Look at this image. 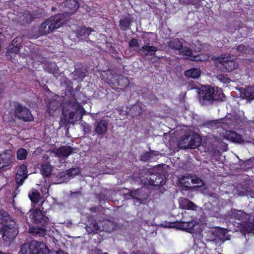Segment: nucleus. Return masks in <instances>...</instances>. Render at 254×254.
<instances>
[{"label":"nucleus","instance_id":"obj_43","mask_svg":"<svg viewBox=\"0 0 254 254\" xmlns=\"http://www.w3.org/2000/svg\"><path fill=\"white\" fill-rule=\"evenodd\" d=\"M244 230L248 233H252L254 231V224L252 222H244Z\"/></svg>","mask_w":254,"mask_h":254},{"label":"nucleus","instance_id":"obj_55","mask_svg":"<svg viewBox=\"0 0 254 254\" xmlns=\"http://www.w3.org/2000/svg\"><path fill=\"white\" fill-rule=\"evenodd\" d=\"M90 210L92 212H95L96 211V208L95 207H91L90 208Z\"/></svg>","mask_w":254,"mask_h":254},{"label":"nucleus","instance_id":"obj_36","mask_svg":"<svg viewBox=\"0 0 254 254\" xmlns=\"http://www.w3.org/2000/svg\"><path fill=\"white\" fill-rule=\"evenodd\" d=\"M24 18L26 22H29L34 18L39 17L40 14L34 11L32 13L27 12L23 14Z\"/></svg>","mask_w":254,"mask_h":254},{"label":"nucleus","instance_id":"obj_28","mask_svg":"<svg viewBox=\"0 0 254 254\" xmlns=\"http://www.w3.org/2000/svg\"><path fill=\"white\" fill-rule=\"evenodd\" d=\"M200 69L197 68H193L186 70L185 75L189 78H197L200 75Z\"/></svg>","mask_w":254,"mask_h":254},{"label":"nucleus","instance_id":"obj_19","mask_svg":"<svg viewBox=\"0 0 254 254\" xmlns=\"http://www.w3.org/2000/svg\"><path fill=\"white\" fill-rule=\"evenodd\" d=\"M157 50V47L146 44L138 50V53L142 56L146 57L154 55Z\"/></svg>","mask_w":254,"mask_h":254},{"label":"nucleus","instance_id":"obj_26","mask_svg":"<svg viewBox=\"0 0 254 254\" xmlns=\"http://www.w3.org/2000/svg\"><path fill=\"white\" fill-rule=\"evenodd\" d=\"M226 136L228 139L231 140L233 142L239 143H242L244 142L241 136L237 133L236 132L229 131L227 132Z\"/></svg>","mask_w":254,"mask_h":254},{"label":"nucleus","instance_id":"obj_57","mask_svg":"<svg viewBox=\"0 0 254 254\" xmlns=\"http://www.w3.org/2000/svg\"><path fill=\"white\" fill-rule=\"evenodd\" d=\"M214 139L215 141H218V138L217 137H215Z\"/></svg>","mask_w":254,"mask_h":254},{"label":"nucleus","instance_id":"obj_32","mask_svg":"<svg viewBox=\"0 0 254 254\" xmlns=\"http://www.w3.org/2000/svg\"><path fill=\"white\" fill-rule=\"evenodd\" d=\"M29 197L33 204H38L42 201L40 194L37 191H34L29 194Z\"/></svg>","mask_w":254,"mask_h":254},{"label":"nucleus","instance_id":"obj_12","mask_svg":"<svg viewBox=\"0 0 254 254\" xmlns=\"http://www.w3.org/2000/svg\"><path fill=\"white\" fill-rule=\"evenodd\" d=\"M147 182L152 186L158 187L165 184V176L160 174H150L146 177Z\"/></svg>","mask_w":254,"mask_h":254},{"label":"nucleus","instance_id":"obj_54","mask_svg":"<svg viewBox=\"0 0 254 254\" xmlns=\"http://www.w3.org/2000/svg\"><path fill=\"white\" fill-rule=\"evenodd\" d=\"M56 254H68L64 252V251L60 250H59L56 253Z\"/></svg>","mask_w":254,"mask_h":254},{"label":"nucleus","instance_id":"obj_56","mask_svg":"<svg viewBox=\"0 0 254 254\" xmlns=\"http://www.w3.org/2000/svg\"><path fill=\"white\" fill-rule=\"evenodd\" d=\"M123 254H127L126 253H123ZM134 254H145L144 253H142L140 252H137L134 253Z\"/></svg>","mask_w":254,"mask_h":254},{"label":"nucleus","instance_id":"obj_7","mask_svg":"<svg viewBox=\"0 0 254 254\" xmlns=\"http://www.w3.org/2000/svg\"><path fill=\"white\" fill-rule=\"evenodd\" d=\"M238 122V117L235 115L228 114L225 118L220 119L217 120H213L206 122L203 126L204 127L208 128H218L220 127V124L222 127L225 128L226 126H232L235 125Z\"/></svg>","mask_w":254,"mask_h":254},{"label":"nucleus","instance_id":"obj_49","mask_svg":"<svg viewBox=\"0 0 254 254\" xmlns=\"http://www.w3.org/2000/svg\"><path fill=\"white\" fill-rule=\"evenodd\" d=\"M129 47L132 49L137 48L139 47V44L138 40L136 39H132L129 43Z\"/></svg>","mask_w":254,"mask_h":254},{"label":"nucleus","instance_id":"obj_5","mask_svg":"<svg viewBox=\"0 0 254 254\" xmlns=\"http://www.w3.org/2000/svg\"><path fill=\"white\" fill-rule=\"evenodd\" d=\"M49 249L42 242L32 241L23 244L21 247V254H48Z\"/></svg>","mask_w":254,"mask_h":254},{"label":"nucleus","instance_id":"obj_44","mask_svg":"<svg viewBox=\"0 0 254 254\" xmlns=\"http://www.w3.org/2000/svg\"><path fill=\"white\" fill-rule=\"evenodd\" d=\"M179 51L180 54L184 56L190 57L192 54L191 50L188 47L182 46V48Z\"/></svg>","mask_w":254,"mask_h":254},{"label":"nucleus","instance_id":"obj_46","mask_svg":"<svg viewBox=\"0 0 254 254\" xmlns=\"http://www.w3.org/2000/svg\"><path fill=\"white\" fill-rule=\"evenodd\" d=\"M191 183L193 184H196V187H200L204 185V183L200 179L196 177H192Z\"/></svg>","mask_w":254,"mask_h":254},{"label":"nucleus","instance_id":"obj_17","mask_svg":"<svg viewBox=\"0 0 254 254\" xmlns=\"http://www.w3.org/2000/svg\"><path fill=\"white\" fill-rule=\"evenodd\" d=\"M12 161V154L10 150L0 154V169L9 165Z\"/></svg>","mask_w":254,"mask_h":254},{"label":"nucleus","instance_id":"obj_50","mask_svg":"<svg viewBox=\"0 0 254 254\" xmlns=\"http://www.w3.org/2000/svg\"><path fill=\"white\" fill-rule=\"evenodd\" d=\"M236 50L240 53H247L249 51V49L246 46L241 45L237 47Z\"/></svg>","mask_w":254,"mask_h":254},{"label":"nucleus","instance_id":"obj_39","mask_svg":"<svg viewBox=\"0 0 254 254\" xmlns=\"http://www.w3.org/2000/svg\"><path fill=\"white\" fill-rule=\"evenodd\" d=\"M118 85L122 87H126L129 84V80L126 77L119 75L117 77Z\"/></svg>","mask_w":254,"mask_h":254},{"label":"nucleus","instance_id":"obj_9","mask_svg":"<svg viewBox=\"0 0 254 254\" xmlns=\"http://www.w3.org/2000/svg\"><path fill=\"white\" fill-rule=\"evenodd\" d=\"M28 215L31 221L35 224L45 225L49 221L48 217L46 216L39 209H36L33 211L30 210Z\"/></svg>","mask_w":254,"mask_h":254},{"label":"nucleus","instance_id":"obj_38","mask_svg":"<svg viewBox=\"0 0 254 254\" xmlns=\"http://www.w3.org/2000/svg\"><path fill=\"white\" fill-rule=\"evenodd\" d=\"M130 23V19L128 17H125L124 19L121 20L120 23L121 29L123 30H127L129 28Z\"/></svg>","mask_w":254,"mask_h":254},{"label":"nucleus","instance_id":"obj_4","mask_svg":"<svg viewBox=\"0 0 254 254\" xmlns=\"http://www.w3.org/2000/svg\"><path fill=\"white\" fill-rule=\"evenodd\" d=\"M199 99L203 104H212L215 101H223L225 97L222 90L209 85L202 87L198 92Z\"/></svg>","mask_w":254,"mask_h":254},{"label":"nucleus","instance_id":"obj_6","mask_svg":"<svg viewBox=\"0 0 254 254\" xmlns=\"http://www.w3.org/2000/svg\"><path fill=\"white\" fill-rule=\"evenodd\" d=\"M226 230L223 229L215 228L207 234L206 240L210 243V246H220L226 240H230L229 236H226Z\"/></svg>","mask_w":254,"mask_h":254},{"label":"nucleus","instance_id":"obj_2","mask_svg":"<svg viewBox=\"0 0 254 254\" xmlns=\"http://www.w3.org/2000/svg\"><path fill=\"white\" fill-rule=\"evenodd\" d=\"M84 111V109L77 102V100L73 98L64 107L62 120L65 123L73 124L82 119Z\"/></svg>","mask_w":254,"mask_h":254},{"label":"nucleus","instance_id":"obj_14","mask_svg":"<svg viewBox=\"0 0 254 254\" xmlns=\"http://www.w3.org/2000/svg\"><path fill=\"white\" fill-rule=\"evenodd\" d=\"M92 31L90 28L82 27L75 32V36L79 39L82 40H90V36ZM93 32H95L93 31Z\"/></svg>","mask_w":254,"mask_h":254},{"label":"nucleus","instance_id":"obj_41","mask_svg":"<svg viewBox=\"0 0 254 254\" xmlns=\"http://www.w3.org/2000/svg\"><path fill=\"white\" fill-rule=\"evenodd\" d=\"M234 215L237 219L242 220H246L247 219V217L249 216L248 214H246L241 210H235Z\"/></svg>","mask_w":254,"mask_h":254},{"label":"nucleus","instance_id":"obj_33","mask_svg":"<svg viewBox=\"0 0 254 254\" xmlns=\"http://www.w3.org/2000/svg\"><path fill=\"white\" fill-rule=\"evenodd\" d=\"M41 171L43 176L49 177L52 172V167L49 164H43L41 165Z\"/></svg>","mask_w":254,"mask_h":254},{"label":"nucleus","instance_id":"obj_42","mask_svg":"<svg viewBox=\"0 0 254 254\" xmlns=\"http://www.w3.org/2000/svg\"><path fill=\"white\" fill-rule=\"evenodd\" d=\"M28 152L24 148H20L17 151V157L19 160H24L26 158Z\"/></svg>","mask_w":254,"mask_h":254},{"label":"nucleus","instance_id":"obj_24","mask_svg":"<svg viewBox=\"0 0 254 254\" xmlns=\"http://www.w3.org/2000/svg\"><path fill=\"white\" fill-rule=\"evenodd\" d=\"M190 148H195L199 146L201 142L200 136L196 133L190 132Z\"/></svg>","mask_w":254,"mask_h":254},{"label":"nucleus","instance_id":"obj_48","mask_svg":"<svg viewBox=\"0 0 254 254\" xmlns=\"http://www.w3.org/2000/svg\"><path fill=\"white\" fill-rule=\"evenodd\" d=\"M74 75H76L78 78H83L86 76V73L84 71H81L80 69L76 68L74 72H72Z\"/></svg>","mask_w":254,"mask_h":254},{"label":"nucleus","instance_id":"obj_29","mask_svg":"<svg viewBox=\"0 0 254 254\" xmlns=\"http://www.w3.org/2000/svg\"><path fill=\"white\" fill-rule=\"evenodd\" d=\"M192 176L186 174L179 179L180 183L187 189L190 188V186L191 183Z\"/></svg>","mask_w":254,"mask_h":254},{"label":"nucleus","instance_id":"obj_27","mask_svg":"<svg viewBox=\"0 0 254 254\" xmlns=\"http://www.w3.org/2000/svg\"><path fill=\"white\" fill-rule=\"evenodd\" d=\"M195 226V222L193 221L190 222H183L178 224L179 229L190 232Z\"/></svg>","mask_w":254,"mask_h":254},{"label":"nucleus","instance_id":"obj_20","mask_svg":"<svg viewBox=\"0 0 254 254\" xmlns=\"http://www.w3.org/2000/svg\"><path fill=\"white\" fill-rule=\"evenodd\" d=\"M86 230L89 234L94 233H96L100 231L101 225L100 222L97 223L96 220L93 219H88V224L86 226Z\"/></svg>","mask_w":254,"mask_h":254},{"label":"nucleus","instance_id":"obj_31","mask_svg":"<svg viewBox=\"0 0 254 254\" xmlns=\"http://www.w3.org/2000/svg\"><path fill=\"white\" fill-rule=\"evenodd\" d=\"M29 232L34 236H43L46 234V229L41 227H31Z\"/></svg>","mask_w":254,"mask_h":254},{"label":"nucleus","instance_id":"obj_60","mask_svg":"<svg viewBox=\"0 0 254 254\" xmlns=\"http://www.w3.org/2000/svg\"><path fill=\"white\" fill-rule=\"evenodd\" d=\"M0 254H4L1 253V252L0 251Z\"/></svg>","mask_w":254,"mask_h":254},{"label":"nucleus","instance_id":"obj_23","mask_svg":"<svg viewBox=\"0 0 254 254\" xmlns=\"http://www.w3.org/2000/svg\"><path fill=\"white\" fill-rule=\"evenodd\" d=\"M190 132L182 137L178 142V145L181 148H190Z\"/></svg>","mask_w":254,"mask_h":254},{"label":"nucleus","instance_id":"obj_3","mask_svg":"<svg viewBox=\"0 0 254 254\" xmlns=\"http://www.w3.org/2000/svg\"><path fill=\"white\" fill-rule=\"evenodd\" d=\"M69 19L67 13H59L51 16L40 25L39 31L41 35H46L55 29L61 27L65 22Z\"/></svg>","mask_w":254,"mask_h":254},{"label":"nucleus","instance_id":"obj_21","mask_svg":"<svg viewBox=\"0 0 254 254\" xmlns=\"http://www.w3.org/2000/svg\"><path fill=\"white\" fill-rule=\"evenodd\" d=\"M240 96L247 100L254 99V86H249L246 88H242L240 91Z\"/></svg>","mask_w":254,"mask_h":254},{"label":"nucleus","instance_id":"obj_35","mask_svg":"<svg viewBox=\"0 0 254 254\" xmlns=\"http://www.w3.org/2000/svg\"><path fill=\"white\" fill-rule=\"evenodd\" d=\"M19 39V38H15L14 39L12 44L9 45L7 47V52L8 53H17L19 50V48L18 46V44H17L16 45H14V42H16L17 41V40Z\"/></svg>","mask_w":254,"mask_h":254},{"label":"nucleus","instance_id":"obj_8","mask_svg":"<svg viewBox=\"0 0 254 254\" xmlns=\"http://www.w3.org/2000/svg\"><path fill=\"white\" fill-rule=\"evenodd\" d=\"M212 59L215 61L216 64H221V67L226 71L230 72L237 68L238 64L234 62L235 58L229 55H221L220 57L213 56Z\"/></svg>","mask_w":254,"mask_h":254},{"label":"nucleus","instance_id":"obj_10","mask_svg":"<svg viewBox=\"0 0 254 254\" xmlns=\"http://www.w3.org/2000/svg\"><path fill=\"white\" fill-rule=\"evenodd\" d=\"M14 114L16 118L24 122H30L33 120L30 110L26 107L20 105L15 107Z\"/></svg>","mask_w":254,"mask_h":254},{"label":"nucleus","instance_id":"obj_51","mask_svg":"<svg viewBox=\"0 0 254 254\" xmlns=\"http://www.w3.org/2000/svg\"><path fill=\"white\" fill-rule=\"evenodd\" d=\"M217 79L220 80L221 82H222L224 83H228L230 81V79L223 75H218L217 76Z\"/></svg>","mask_w":254,"mask_h":254},{"label":"nucleus","instance_id":"obj_52","mask_svg":"<svg viewBox=\"0 0 254 254\" xmlns=\"http://www.w3.org/2000/svg\"><path fill=\"white\" fill-rule=\"evenodd\" d=\"M82 125L83 127V130L85 133H90L91 131L92 127L91 126L87 125L86 123H84L82 124Z\"/></svg>","mask_w":254,"mask_h":254},{"label":"nucleus","instance_id":"obj_18","mask_svg":"<svg viewBox=\"0 0 254 254\" xmlns=\"http://www.w3.org/2000/svg\"><path fill=\"white\" fill-rule=\"evenodd\" d=\"M73 152V148L69 146H63L55 149L54 153L59 157L66 158Z\"/></svg>","mask_w":254,"mask_h":254},{"label":"nucleus","instance_id":"obj_15","mask_svg":"<svg viewBox=\"0 0 254 254\" xmlns=\"http://www.w3.org/2000/svg\"><path fill=\"white\" fill-rule=\"evenodd\" d=\"M108 122L107 120H101L95 123L94 132L98 135L105 134L108 129Z\"/></svg>","mask_w":254,"mask_h":254},{"label":"nucleus","instance_id":"obj_45","mask_svg":"<svg viewBox=\"0 0 254 254\" xmlns=\"http://www.w3.org/2000/svg\"><path fill=\"white\" fill-rule=\"evenodd\" d=\"M68 178L69 177H73L79 173V170L77 168H72L66 170Z\"/></svg>","mask_w":254,"mask_h":254},{"label":"nucleus","instance_id":"obj_58","mask_svg":"<svg viewBox=\"0 0 254 254\" xmlns=\"http://www.w3.org/2000/svg\"><path fill=\"white\" fill-rule=\"evenodd\" d=\"M165 227H171V225H169V226H165Z\"/></svg>","mask_w":254,"mask_h":254},{"label":"nucleus","instance_id":"obj_13","mask_svg":"<svg viewBox=\"0 0 254 254\" xmlns=\"http://www.w3.org/2000/svg\"><path fill=\"white\" fill-rule=\"evenodd\" d=\"M27 167L25 165L20 166L15 176V180L17 184L20 186L22 185L24 180L27 178Z\"/></svg>","mask_w":254,"mask_h":254},{"label":"nucleus","instance_id":"obj_34","mask_svg":"<svg viewBox=\"0 0 254 254\" xmlns=\"http://www.w3.org/2000/svg\"><path fill=\"white\" fill-rule=\"evenodd\" d=\"M182 43L178 39H173L169 42V46L172 49L180 50L182 48Z\"/></svg>","mask_w":254,"mask_h":254},{"label":"nucleus","instance_id":"obj_53","mask_svg":"<svg viewBox=\"0 0 254 254\" xmlns=\"http://www.w3.org/2000/svg\"><path fill=\"white\" fill-rule=\"evenodd\" d=\"M92 252L94 254H103L101 250L97 249H92Z\"/></svg>","mask_w":254,"mask_h":254},{"label":"nucleus","instance_id":"obj_47","mask_svg":"<svg viewBox=\"0 0 254 254\" xmlns=\"http://www.w3.org/2000/svg\"><path fill=\"white\" fill-rule=\"evenodd\" d=\"M132 110L134 112L132 113L133 116H137L142 112V108L140 106L135 105L132 107Z\"/></svg>","mask_w":254,"mask_h":254},{"label":"nucleus","instance_id":"obj_1","mask_svg":"<svg viewBox=\"0 0 254 254\" xmlns=\"http://www.w3.org/2000/svg\"><path fill=\"white\" fill-rule=\"evenodd\" d=\"M0 233L3 240L7 243L12 241L18 234L15 222L5 212H0Z\"/></svg>","mask_w":254,"mask_h":254},{"label":"nucleus","instance_id":"obj_22","mask_svg":"<svg viewBox=\"0 0 254 254\" xmlns=\"http://www.w3.org/2000/svg\"><path fill=\"white\" fill-rule=\"evenodd\" d=\"M100 224L101 225V231H105L107 232H111L116 227V225L113 222L107 220L100 222Z\"/></svg>","mask_w":254,"mask_h":254},{"label":"nucleus","instance_id":"obj_16","mask_svg":"<svg viewBox=\"0 0 254 254\" xmlns=\"http://www.w3.org/2000/svg\"><path fill=\"white\" fill-rule=\"evenodd\" d=\"M60 6L65 8L66 11L65 13H67L69 15V18L70 14L73 13L78 7L77 0H66Z\"/></svg>","mask_w":254,"mask_h":254},{"label":"nucleus","instance_id":"obj_30","mask_svg":"<svg viewBox=\"0 0 254 254\" xmlns=\"http://www.w3.org/2000/svg\"><path fill=\"white\" fill-rule=\"evenodd\" d=\"M60 103L53 99L50 100L48 105L49 113L52 115L60 107Z\"/></svg>","mask_w":254,"mask_h":254},{"label":"nucleus","instance_id":"obj_40","mask_svg":"<svg viewBox=\"0 0 254 254\" xmlns=\"http://www.w3.org/2000/svg\"><path fill=\"white\" fill-rule=\"evenodd\" d=\"M57 178L58 179V184L65 183L68 181V178L66 171L65 172L60 173L58 175Z\"/></svg>","mask_w":254,"mask_h":254},{"label":"nucleus","instance_id":"obj_25","mask_svg":"<svg viewBox=\"0 0 254 254\" xmlns=\"http://www.w3.org/2000/svg\"><path fill=\"white\" fill-rule=\"evenodd\" d=\"M180 207L185 209L195 210L196 206L192 201L187 199L183 198L180 200Z\"/></svg>","mask_w":254,"mask_h":254},{"label":"nucleus","instance_id":"obj_11","mask_svg":"<svg viewBox=\"0 0 254 254\" xmlns=\"http://www.w3.org/2000/svg\"><path fill=\"white\" fill-rule=\"evenodd\" d=\"M129 195L134 198L139 204L142 203L149 195V191L145 187L129 191Z\"/></svg>","mask_w":254,"mask_h":254},{"label":"nucleus","instance_id":"obj_37","mask_svg":"<svg viewBox=\"0 0 254 254\" xmlns=\"http://www.w3.org/2000/svg\"><path fill=\"white\" fill-rule=\"evenodd\" d=\"M158 154L154 151H151L149 152H146L140 156V160L143 161H147L153 158V156L157 155Z\"/></svg>","mask_w":254,"mask_h":254},{"label":"nucleus","instance_id":"obj_59","mask_svg":"<svg viewBox=\"0 0 254 254\" xmlns=\"http://www.w3.org/2000/svg\"><path fill=\"white\" fill-rule=\"evenodd\" d=\"M91 36H92V34H91V36L90 37H91ZM90 39H92V37H90Z\"/></svg>","mask_w":254,"mask_h":254}]
</instances>
